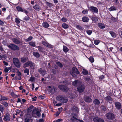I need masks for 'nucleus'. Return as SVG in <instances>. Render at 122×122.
Here are the masks:
<instances>
[{
  "instance_id": "nucleus-1",
  "label": "nucleus",
  "mask_w": 122,
  "mask_h": 122,
  "mask_svg": "<svg viewBox=\"0 0 122 122\" xmlns=\"http://www.w3.org/2000/svg\"><path fill=\"white\" fill-rule=\"evenodd\" d=\"M56 99L63 103H66L68 101L67 98L65 96L63 95L57 96L56 97Z\"/></svg>"
},
{
  "instance_id": "nucleus-2",
  "label": "nucleus",
  "mask_w": 122,
  "mask_h": 122,
  "mask_svg": "<svg viewBox=\"0 0 122 122\" xmlns=\"http://www.w3.org/2000/svg\"><path fill=\"white\" fill-rule=\"evenodd\" d=\"M7 46L12 51H19L20 50L19 47L15 44L10 43L9 45H7Z\"/></svg>"
},
{
  "instance_id": "nucleus-3",
  "label": "nucleus",
  "mask_w": 122,
  "mask_h": 122,
  "mask_svg": "<svg viewBox=\"0 0 122 122\" xmlns=\"http://www.w3.org/2000/svg\"><path fill=\"white\" fill-rule=\"evenodd\" d=\"M13 61L14 65L17 68L20 67L21 63L17 58L14 57L13 58Z\"/></svg>"
},
{
  "instance_id": "nucleus-4",
  "label": "nucleus",
  "mask_w": 122,
  "mask_h": 122,
  "mask_svg": "<svg viewBox=\"0 0 122 122\" xmlns=\"http://www.w3.org/2000/svg\"><path fill=\"white\" fill-rule=\"evenodd\" d=\"M105 116L107 119L109 120H113L115 118L114 114L111 112H108L107 113Z\"/></svg>"
},
{
  "instance_id": "nucleus-5",
  "label": "nucleus",
  "mask_w": 122,
  "mask_h": 122,
  "mask_svg": "<svg viewBox=\"0 0 122 122\" xmlns=\"http://www.w3.org/2000/svg\"><path fill=\"white\" fill-rule=\"evenodd\" d=\"M58 87L60 90L63 92H67L69 90V87L66 85H60L58 86Z\"/></svg>"
},
{
  "instance_id": "nucleus-6",
  "label": "nucleus",
  "mask_w": 122,
  "mask_h": 122,
  "mask_svg": "<svg viewBox=\"0 0 122 122\" xmlns=\"http://www.w3.org/2000/svg\"><path fill=\"white\" fill-rule=\"evenodd\" d=\"M34 63L31 61L29 60L28 61L25 63L23 65V67L25 68L29 66L32 69L34 68Z\"/></svg>"
},
{
  "instance_id": "nucleus-7",
  "label": "nucleus",
  "mask_w": 122,
  "mask_h": 122,
  "mask_svg": "<svg viewBox=\"0 0 122 122\" xmlns=\"http://www.w3.org/2000/svg\"><path fill=\"white\" fill-rule=\"evenodd\" d=\"M85 88V86L84 85L79 86L77 88V90L79 93H81L83 92Z\"/></svg>"
},
{
  "instance_id": "nucleus-8",
  "label": "nucleus",
  "mask_w": 122,
  "mask_h": 122,
  "mask_svg": "<svg viewBox=\"0 0 122 122\" xmlns=\"http://www.w3.org/2000/svg\"><path fill=\"white\" fill-rule=\"evenodd\" d=\"M115 107L118 110L121 109L122 108V105L121 103L118 102H117L115 103Z\"/></svg>"
},
{
  "instance_id": "nucleus-9",
  "label": "nucleus",
  "mask_w": 122,
  "mask_h": 122,
  "mask_svg": "<svg viewBox=\"0 0 122 122\" xmlns=\"http://www.w3.org/2000/svg\"><path fill=\"white\" fill-rule=\"evenodd\" d=\"M9 113H7L4 115V121L5 122L9 121L10 120V118Z\"/></svg>"
},
{
  "instance_id": "nucleus-10",
  "label": "nucleus",
  "mask_w": 122,
  "mask_h": 122,
  "mask_svg": "<svg viewBox=\"0 0 122 122\" xmlns=\"http://www.w3.org/2000/svg\"><path fill=\"white\" fill-rule=\"evenodd\" d=\"M89 10L92 12L93 13H97L98 12V9L96 7L92 6L89 8Z\"/></svg>"
},
{
  "instance_id": "nucleus-11",
  "label": "nucleus",
  "mask_w": 122,
  "mask_h": 122,
  "mask_svg": "<svg viewBox=\"0 0 122 122\" xmlns=\"http://www.w3.org/2000/svg\"><path fill=\"white\" fill-rule=\"evenodd\" d=\"M42 44L45 46L49 48H53V46L52 45L45 41H42Z\"/></svg>"
},
{
  "instance_id": "nucleus-12",
  "label": "nucleus",
  "mask_w": 122,
  "mask_h": 122,
  "mask_svg": "<svg viewBox=\"0 0 122 122\" xmlns=\"http://www.w3.org/2000/svg\"><path fill=\"white\" fill-rule=\"evenodd\" d=\"M85 101L86 102L90 103L92 101V99L88 96H86L84 99Z\"/></svg>"
},
{
  "instance_id": "nucleus-13",
  "label": "nucleus",
  "mask_w": 122,
  "mask_h": 122,
  "mask_svg": "<svg viewBox=\"0 0 122 122\" xmlns=\"http://www.w3.org/2000/svg\"><path fill=\"white\" fill-rule=\"evenodd\" d=\"M104 99L106 101L110 103V102L112 101L113 100V98L110 96H107L106 97L104 98Z\"/></svg>"
},
{
  "instance_id": "nucleus-14",
  "label": "nucleus",
  "mask_w": 122,
  "mask_h": 122,
  "mask_svg": "<svg viewBox=\"0 0 122 122\" xmlns=\"http://www.w3.org/2000/svg\"><path fill=\"white\" fill-rule=\"evenodd\" d=\"M93 121L94 122H104V120L102 119L98 118H94L93 119Z\"/></svg>"
},
{
  "instance_id": "nucleus-15",
  "label": "nucleus",
  "mask_w": 122,
  "mask_h": 122,
  "mask_svg": "<svg viewBox=\"0 0 122 122\" xmlns=\"http://www.w3.org/2000/svg\"><path fill=\"white\" fill-rule=\"evenodd\" d=\"M93 104L94 106H98L100 104V102L98 99H96L94 100Z\"/></svg>"
},
{
  "instance_id": "nucleus-16",
  "label": "nucleus",
  "mask_w": 122,
  "mask_h": 122,
  "mask_svg": "<svg viewBox=\"0 0 122 122\" xmlns=\"http://www.w3.org/2000/svg\"><path fill=\"white\" fill-rule=\"evenodd\" d=\"M38 71L40 74L42 75L43 76L45 75V74L46 73V71L44 70H42V68H40L38 69Z\"/></svg>"
},
{
  "instance_id": "nucleus-17",
  "label": "nucleus",
  "mask_w": 122,
  "mask_h": 122,
  "mask_svg": "<svg viewBox=\"0 0 122 122\" xmlns=\"http://www.w3.org/2000/svg\"><path fill=\"white\" fill-rule=\"evenodd\" d=\"M71 110L73 112H75L77 113H78L79 112L78 108V107H76V106H73L71 108Z\"/></svg>"
},
{
  "instance_id": "nucleus-18",
  "label": "nucleus",
  "mask_w": 122,
  "mask_h": 122,
  "mask_svg": "<svg viewBox=\"0 0 122 122\" xmlns=\"http://www.w3.org/2000/svg\"><path fill=\"white\" fill-rule=\"evenodd\" d=\"M72 71L76 74H79L80 72L79 71L78 69L76 67H73L72 68Z\"/></svg>"
},
{
  "instance_id": "nucleus-19",
  "label": "nucleus",
  "mask_w": 122,
  "mask_h": 122,
  "mask_svg": "<svg viewBox=\"0 0 122 122\" xmlns=\"http://www.w3.org/2000/svg\"><path fill=\"white\" fill-rule=\"evenodd\" d=\"M18 75L19 77L18 78H17L15 76L14 78H15V79L16 80H20L21 79V77L20 76L21 75V73L18 71L17 72Z\"/></svg>"
},
{
  "instance_id": "nucleus-20",
  "label": "nucleus",
  "mask_w": 122,
  "mask_h": 122,
  "mask_svg": "<svg viewBox=\"0 0 122 122\" xmlns=\"http://www.w3.org/2000/svg\"><path fill=\"white\" fill-rule=\"evenodd\" d=\"M13 42L16 44H19L20 43V41L16 38H13Z\"/></svg>"
},
{
  "instance_id": "nucleus-21",
  "label": "nucleus",
  "mask_w": 122,
  "mask_h": 122,
  "mask_svg": "<svg viewBox=\"0 0 122 122\" xmlns=\"http://www.w3.org/2000/svg\"><path fill=\"white\" fill-rule=\"evenodd\" d=\"M89 20V18L86 16L83 17L82 18V21L84 22H87Z\"/></svg>"
},
{
  "instance_id": "nucleus-22",
  "label": "nucleus",
  "mask_w": 122,
  "mask_h": 122,
  "mask_svg": "<svg viewBox=\"0 0 122 122\" xmlns=\"http://www.w3.org/2000/svg\"><path fill=\"white\" fill-rule=\"evenodd\" d=\"M33 55L36 58H38L40 57V55L39 53L37 52H33Z\"/></svg>"
},
{
  "instance_id": "nucleus-23",
  "label": "nucleus",
  "mask_w": 122,
  "mask_h": 122,
  "mask_svg": "<svg viewBox=\"0 0 122 122\" xmlns=\"http://www.w3.org/2000/svg\"><path fill=\"white\" fill-rule=\"evenodd\" d=\"M82 73L83 75H86L88 74V72L86 70L84 69H83Z\"/></svg>"
},
{
  "instance_id": "nucleus-24",
  "label": "nucleus",
  "mask_w": 122,
  "mask_h": 122,
  "mask_svg": "<svg viewBox=\"0 0 122 122\" xmlns=\"http://www.w3.org/2000/svg\"><path fill=\"white\" fill-rule=\"evenodd\" d=\"M109 33L113 37H115L116 36V33L113 31H110Z\"/></svg>"
},
{
  "instance_id": "nucleus-25",
  "label": "nucleus",
  "mask_w": 122,
  "mask_h": 122,
  "mask_svg": "<svg viewBox=\"0 0 122 122\" xmlns=\"http://www.w3.org/2000/svg\"><path fill=\"white\" fill-rule=\"evenodd\" d=\"M63 51L65 53H66L69 51V49L67 48V47L64 46H63Z\"/></svg>"
},
{
  "instance_id": "nucleus-26",
  "label": "nucleus",
  "mask_w": 122,
  "mask_h": 122,
  "mask_svg": "<svg viewBox=\"0 0 122 122\" xmlns=\"http://www.w3.org/2000/svg\"><path fill=\"white\" fill-rule=\"evenodd\" d=\"M98 26L101 29L104 28L105 27V25L102 23H99L98 25Z\"/></svg>"
},
{
  "instance_id": "nucleus-27",
  "label": "nucleus",
  "mask_w": 122,
  "mask_h": 122,
  "mask_svg": "<svg viewBox=\"0 0 122 122\" xmlns=\"http://www.w3.org/2000/svg\"><path fill=\"white\" fill-rule=\"evenodd\" d=\"M29 45L32 47H36V44L33 41H31L29 43Z\"/></svg>"
},
{
  "instance_id": "nucleus-28",
  "label": "nucleus",
  "mask_w": 122,
  "mask_h": 122,
  "mask_svg": "<svg viewBox=\"0 0 122 122\" xmlns=\"http://www.w3.org/2000/svg\"><path fill=\"white\" fill-rule=\"evenodd\" d=\"M36 47L38 48L39 51L41 52H43V48L41 46H36Z\"/></svg>"
},
{
  "instance_id": "nucleus-29",
  "label": "nucleus",
  "mask_w": 122,
  "mask_h": 122,
  "mask_svg": "<svg viewBox=\"0 0 122 122\" xmlns=\"http://www.w3.org/2000/svg\"><path fill=\"white\" fill-rule=\"evenodd\" d=\"M56 63L57 65L60 67L61 68L63 67V65L60 62H57Z\"/></svg>"
},
{
  "instance_id": "nucleus-30",
  "label": "nucleus",
  "mask_w": 122,
  "mask_h": 122,
  "mask_svg": "<svg viewBox=\"0 0 122 122\" xmlns=\"http://www.w3.org/2000/svg\"><path fill=\"white\" fill-rule=\"evenodd\" d=\"M16 9L17 10L23 12L24 11L23 10L22 8L20 6H17L16 7Z\"/></svg>"
},
{
  "instance_id": "nucleus-31",
  "label": "nucleus",
  "mask_w": 122,
  "mask_h": 122,
  "mask_svg": "<svg viewBox=\"0 0 122 122\" xmlns=\"http://www.w3.org/2000/svg\"><path fill=\"white\" fill-rule=\"evenodd\" d=\"M101 108L103 112H104L107 110V109L104 106L102 105L101 106Z\"/></svg>"
},
{
  "instance_id": "nucleus-32",
  "label": "nucleus",
  "mask_w": 122,
  "mask_h": 122,
  "mask_svg": "<svg viewBox=\"0 0 122 122\" xmlns=\"http://www.w3.org/2000/svg\"><path fill=\"white\" fill-rule=\"evenodd\" d=\"M43 26L46 28H47L49 27V24L46 22H44L42 24Z\"/></svg>"
},
{
  "instance_id": "nucleus-33",
  "label": "nucleus",
  "mask_w": 122,
  "mask_h": 122,
  "mask_svg": "<svg viewBox=\"0 0 122 122\" xmlns=\"http://www.w3.org/2000/svg\"><path fill=\"white\" fill-rule=\"evenodd\" d=\"M84 79L86 81V82L89 83V81H91V79L90 78H88L86 77H84Z\"/></svg>"
},
{
  "instance_id": "nucleus-34",
  "label": "nucleus",
  "mask_w": 122,
  "mask_h": 122,
  "mask_svg": "<svg viewBox=\"0 0 122 122\" xmlns=\"http://www.w3.org/2000/svg\"><path fill=\"white\" fill-rule=\"evenodd\" d=\"M27 61L26 58L25 57H22L21 58V61L22 62L24 63Z\"/></svg>"
},
{
  "instance_id": "nucleus-35",
  "label": "nucleus",
  "mask_w": 122,
  "mask_h": 122,
  "mask_svg": "<svg viewBox=\"0 0 122 122\" xmlns=\"http://www.w3.org/2000/svg\"><path fill=\"white\" fill-rule=\"evenodd\" d=\"M88 59L90 62L91 63H93L94 61V58L92 56H90V57L88 58Z\"/></svg>"
},
{
  "instance_id": "nucleus-36",
  "label": "nucleus",
  "mask_w": 122,
  "mask_h": 122,
  "mask_svg": "<svg viewBox=\"0 0 122 122\" xmlns=\"http://www.w3.org/2000/svg\"><path fill=\"white\" fill-rule=\"evenodd\" d=\"M117 8L115 7L112 6L109 9V10L110 11H113L114 10H116Z\"/></svg>"
},
{
  "instance_id": "nucleus-37",
  "label": "nucleus",
  "mask_w": 122,
  "mask_h": 122,
  "mask_svg": "<svg viewBox=\"0 0 122 122\" xmlns=\"http://www.w3.org/2000/svg\"><path fill=\"white\" fill-rule=\"evenodd\" d=\"M100 40H94V43L96 45H98L100 42Z\"/></svg>"
},
{
  "instance_id": "nucleus-38",
  "label": "nucleus",
  "mask_w": 122,
  "mask_h": 122,
  "mask_svg": "<svg viewBox=\"0 0 122 122\" xmlns=\"http://www.w3.org/2000/svg\"><path fill=\"white\" fill-rule=\"evenodd\" d=\"M24 72L25 73H26L27 75H29V69L26 68L24 71Z\"/></svg>"
},
{
  "instance_id": "nucleus-39",
  "label": "nucleus",
  "mask_w": 122,
  "mask_h": 122,
  "mask_svg": "<svg viewBox=\"0 0 122 122\" xmlns=\"http://www.w3.org/2000/svg\"><path fill=\"white\" fill-rule=\"evenodd\" d=\"M1 103L5 107H7L8 106V104L5 102L2 101L1 102Z\"/></svg>"
},
{
  "instance_id": "nucleus-40",
  "label": "nucleus",
  "mask_w": 122,
  "mask_h": 122,
  "mask_svg": "<svg viewBox=\"0 0 122 122\" xmlns=\"http://www.w3.org/2000/svg\"><path fill=\"white\" fill-rule=\"evenodd\" d=\"M92 19L93 21H97L98 20V18L97 17H92Z\"/></svg>"
},
{
  "instance_id": "nucleus-41",
  "label": "nucleus",
  "mask_w": 122,
  "mask_h": 122,
  "mask_svg": "<svg viewBox=\"0 0 122 122\" xmlns=\"http://www.w3.org/2000/svg\"><path fill=\"white\" fill-rule=\"evenodd\" d=\"M105 78V76L103 75L99 77V79L101 81L103 80V79Z\"/></svg>"
},
{
  "instance_id": "nucleus-42",
  "label": "nucleus",
  "mask_w": 122,
  "mask_h": 122,
  "mask_svg": "<svg viewBox=\"0 0 122 122\" xmlns=\"http://www.w3.org/2000/svg\"><path fill=\"white\" fill-rule=\"evenodd\" d=\"M34 106L33 105H31L27 109V110L29 111H32V110Z\"/></svg>"
},
{
  "instance_id": "nucleus-43",
  "label": "nucleus",
  "mask_w": 122,
  "mask_h": 122,
  "mask_svg": "<svg viewBox=\"0 0 122 122\" xmlns=\"http://www.w3.org/2000/svg\"><path fill=\"white\" fill-rule=\"evenodd\" d=\"M62 26L65 29L67 28L68 27V25L65 23L63 24L62 25Z\"/></svg>"
},
{
  "instance_id": "nucleus-44",
  "label": "nucleus",
  "mask_w": 122,
  "mask_h": 122,
  "mask_svg": "<svg viewBox=\"0 0 122 122\" xmlns=\"http://www.w3.org/2000/svg\"><path fill=\"white\" fill-rule=\"evenodd\" d=\"M33 8L34 9L36 10H38L39 9V6L37 5H36L34 6L33 7Z\"/></svg>"
},
{
  "instance_id": "nucleus-45",
  "label": "nucleus",
  "mask_w": 122,
  "mask_h": 122,
  "mask_svg": "<svg viewBox=\"0 0 122 122\" xmlns=\"http://www.w3.org/2000/svg\"><path fill=\"white\" fill-rule=\"evenodd\" d=\"M53 89L54 90V92H56L57 90L56 88V87H54L53 86V87H52L51 90L50 91V92H51V93H52L51 90Z\"/></svg>"
},
{
  "instance_id": "nucleus-46",
  "label": "nucleus",
  "mask_w": 122,
  "mask_h": 122,
  "mask_svg": "<svg viewBox=\"0 0 122 122\" xmlns=\"http://www.w3.org/2000/svg\"><path fill=\"white\" fill-rule=\"evenodd\" d=\"M76 27L79 30H83V28L81 26L79 25H77Z\"/></svg>"
},
{
  "instance_id": "nucleus-47",
  "label": "nucleus",
  "mask_w": 122,
  "mask_h": 122,
  "mask_svg": "<svg viewBox=\"0 0 122 122\" xmlns=\"http://www.w3.org/2000/svg\"><path fill=\"white\" fill-rule=\"evenodd\" d=\"M82 13L85 14H87L88 13V10H84L82 11Z\"/></svg>"
},
{
  "instance_id": "nucleus-48",
  "label": "nucleus",
  "mask_w": 122,
  "mask_h": 122,
  "mask_svg": "<svg viewBox=\"0 0 122 122\" xmlns=\"http://www.w3.org/2000/svg\"><path fill=\"white\" fill-rule=\"evenodd\" d=\"M7 98L6 97L2 95L1 99V101L2 100H7Z\"/></svg>"
},
{
  "instance_id": "nucleus-49",
  "label": "nucleus",
  "mask_w": 122,
  "mask_h": 122,
  "mask_svg": "<svg viewBox=\"0 0 122 122\" xmlns=\"http://www.w3.org/2000/svg\"><path fill=\"white\" fill-rule=\"evenodd\" d=\"M4 110V107L1 105L0 107V111L2 113H3Z\"/></svg>"
},
{
  "instance_id": "nucleus-50",
  "label": "nucleus",
  "mask_w": 122,
  "mask_h": 122,
  "mask_svg": "<svg viewBox=\"0 0 122 122\" xmlns=\"http://www.w3.org/2000/svg\"><path fill=\"white\" fill-rule=\"evenodd\" d=\"M20 20L17 18H16L15 19V21L17 24H19L20 23Z\"/></svg>"
},
{
  "instance_id": "nucleus-51",
  "label": "nucleus",
  "mask_w": 122,
  "mask_h": 122,
  "mask_svg": "<svg viewBox=\"0 0 122 122\" xmlns=\"http://www.w3.org/2000/svg\"><path fill=\"white\" fill-rule=\"evenodd\" d=\"M33 38L31 36H29L28 38L26 39V41H31Z\"/></svg>"
},
{
  "instance_id": "nucleus-52",
  "label": "nucleus",
  "mask_w": 122,
  "mask_h": 122,
  "mask_svg": "<svg viewBox=\"0 0 122 122\" xmlns=\"http://www.w3.org/2000/svg\"><path fill=\"white\" fill-rule=\"evenodd\" d=\"M78 81L75 80L74 81L72 82V84L74 86L76 85L78 83Z\"/></svg>"
},
{
  "instance_id": "nucleus-53",
  "label": "nucleus",
  "mask_w": 122,
  "mask_h": 122,
  "mask_svg": "<svg viewBox=\"0 0 122 122\" xmlns=\"http://www.w3.org/2000/svg\"><path fill=\"white\" fill-rule=\"evenodd\" d=\"M30 19L29 17L28 16H25L24 18V20L26 21L29 20Z\"/></svg>"
},
{
  "instance_id": "nucleus-54",
  "label": "nucleus",
  "mask_w": 122,
  "mask_h": 122,
  "mask_svg": "<svg viewBox=\"0 0 122 122\" xmlns=\"http://www.w3.org/2000/svg\"><path fill=\"white\" fill-rule=\"evenodd\" d=\"M36 114L37 115L38 117H40L41 116V114L40 112L39 111H37L36 112Z\"/></svg>"
},
{
  "instance_id": "nucleus-55",
  "label": "nucleus",
  "mask_w": 122,
  "mask_h": 122,
  "mask_svg": "<svg viewBox=\"0 0 122 122\" xmlns=\"http://www.w3.org/2000/svg\"><path fill=\"white\" fill-rule=\"evenodd\" d=\"M74 116H72V117L75 119L77 120V119L75 117V116H77V114L76 113H73Z\"/></svg>"
},
{
  "instance_id": "nucleus-56",
  "label": "nucleus",
  "mask_w": 122,
  "mask_h": 122,
  "mask_svg": "<svg viewBox=\"0 0 122 122\" xmlns=\"http://www.w3.org/2000/svg\"><path fill=\"white\" fill-rule=\"evenodd\" d=\"M7 28V27L6 26H3L2 27H1V30H5Z\"/></svg>"
},
{
  "instance_id": "nucleus-57",
  "label": "nucleus",
  "mask_w": 122,
  "mask_h": 122,
  "mask_svg": "<svg viewBox=\"0 0 122 122\" xmlns=\"http://www.w3.org/2000/svg\"><path fill=\"white\" fill-rule=\"evenodd\" d=\"M30 121V119L26 118L25 119L24 122H29Z\"/></svg>"
},
{
  "instance_id": "nucleus-58",
  "label": "nucleus",
  "mask_w": 122,
  "mask_h": 122,
  "mask_svg": "<svg viewBox=\"0 0 122 122\" xmlns=\"http://www.w3.org/2000/svg\"><path fill=\"white\" fill-rule=\"evenodd\" d=\"M61 20L64 22H66L67 21V19L64 17H63L61 19Z\"/></svg>"
},
{
  "instance_id": "nucleus-59",
  "label": "nucleus",
  "mask_w": 122,
  "mask_h": 122,
  "mask_svg": "<svg viewBox=\"0 0 122 122\" xmlns=\"http://www.w3.org/2000/svg\"><path fill=\"white\" fill-rule=\"evenodd\" d=\"M63 32L62 33H63L65 35H67V33H70L71 32H68V31H63Z\"/></svg>"
},
{
  "instance_id": "nucleus-60",
  "label": "nucleus",
  "mask_w": 122,
  "mask_h": 122,
  "mask_svg": "<svg viewBox=\"0 0 122 122\" xmlns=\"http://www.w3.org/2000/svg\"><path fill=\"white\" fill-rule=\"evenodd\" d=\"M63 119L61 118L59 119L56 120V122H60L61 121H62Z\"/></svg>"
},
{
  "instance_id": "nucleus-61",
  "label": "nucleus",
  "mask_w": 122,
  "mask_h": 122,
  "mask_svg": "<svg viewBox=\"0 0 122 122\" xmlns=\"http://www.w3.org/2000/svg\"><path fill=\"white\" fill-rule=\"evenodd\" d=\"M30 80L32 82L34 81L35 80V78L34 77H31L30 78Z\"/></svg>"
},
{
  "instance_id": "nucleus-62",
  "label": "nucleus",
  "mask_w": 122,
  "mask_h": 122,
  "mask_svg": "<svg viewBox=\"0 0 122 122\" xmlns=\"http://www.w3.org/2000/svg\"><path fill=\"white\" fill-rule=\"evenodd\" d=\"M111 19L113 21H116V19L114 17H111Z\"/></svg>"
},
{
  "instance_id": "nucleus-63",
  "label": "nucleus",
  "mask_w": 122,
  "mask_h": 122,
  "mask_svg": "<svg viewBox=\"0 0 122 122\" xmlns=\"http://www.w3.org/2000/svg\"><path fill=\"white\" fill-rule=\"evenodd\" d=\"M87 33L89 35H90L92 33V31H86Z\"/></svg>"
},
{
  "instance_id": "nucleus-64",
  "label": "nucleus",
  "mask_w": 122,
  "mask_h": 122,
  "mask_svg": "<svg viewBox=\"0 0 122 122\" xmlns=\"http://www.w3.org/2000/svg\"><path fill=\"white\" fill-rule=\"evenodd\" d=\"M20 113V110H19L18 109L17 110L16 113L15 114V115H17Z\"/></svg>"
}]
</instances>
